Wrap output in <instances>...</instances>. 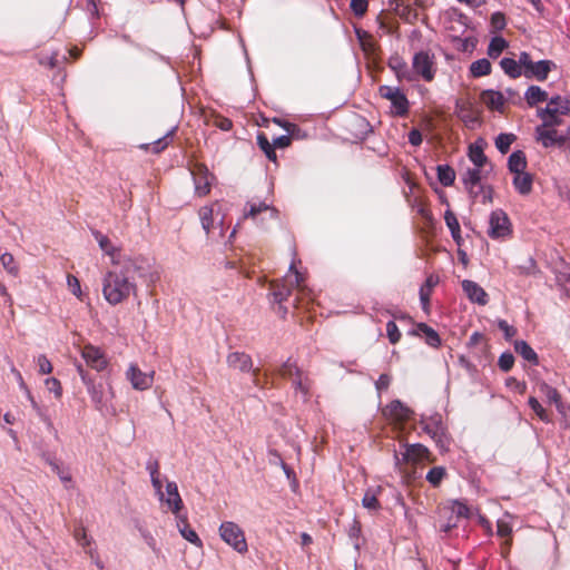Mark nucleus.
<instances>
[{"instance_id":"obj_1","label":"nucleus","mask_w":570,"mask_h":570,"mask_svg":"<svg viewBox=\"0 0 570 570\" xmlns=\"http://www.w3.org/2000/svg\"><path fill=\"white\" fill-rule=\"evenodd\" d=\"M136 266L130 259L114 266L102 279V295L110 305H118L137 293L135 282Z\"/></svg>"},{"instance_id":"obj_2","label":"nucleus","mask_w":570,"mask_h":570,"mask_svg":"<svg viewBox=\"0 0 570 570\" xmlns=\"http://www.w3.org/2000/svg\"><path fill=\"white\" fill-rule=\"evenodd\" d=\"M293 259L289 264L288 272L283 281L281 282H272L271 291L274 297V301L277 303H282L287 299L291 295L292 288L296 287L299 292H304V276L297 269V263H301L296 259V249L295 246L292 247Z\"/></svg>"},{"instance_id":"obj_3","label":"nucleus","mask_w":570,"mask_h":570,"mask_svg":"<svg viewBox=\"0 0 570 570\" xmlns=\"http://www.w3.org/2000/svg\"><path fill=\"white\" fill-rule=\"evenodd\" d=\"M535 139L544 148L558 147L570 149V124L567 129L549 128L548 125H539L535 128Z\"/></svg>"},{"instance_id":"obj_4","label":"nucleus","mask_w":570,"mask_h":570,"mask_svg":"<svg viewBox=\"0 0 570 570\" xmlns=\"http://www.w3.org/2000/svg\"><path fill=\"white\" fill-rule=\"evenodd\" d=\"M379 95L391 102V114L393 116H407L410 102L406 95L399 87L382 85L379 87Z\"/></svg>"},{"instance_id":"obj_5","label":"nucleus","mask_w":570,"mask_h":570,"mask_svg":"<svg viewBox=\"0 0 570 570\" xmlns=\"http://www.w3.org/2000/svg\"><path fill=\"white\" fill-rule=\"evenodd\" d=\"M513 227L508 214L495 209L489 217L488 236L492 239H505L512 235Z\"/></svg>"},{"instance_id":"obj_6","label":"nucleus","mask_w":570,"mask_h":570,"mask_svg":"<svg viewBox=\"0 0 570 570\" xmlns=\"http://www.w3.org/2000/svg\"><path fill=\"white\" fill-rule=\"evenodd\" d=\"M521 63L523 65L522 76L539 81L546 80L552 67H554L551 60L532 61L530 55L525 51L521 52Z\"/></svg>"},{"instance_id":"obj_7","label":"nucleus","mask_w":570,"mask_h":570,"mask_svg":"<svg viewBox=\"0 0 570 570\" xmlns=\"http://www.w3.org/2000/svg\"><path fill=\"white\" fill-rule=\"evenodd\" d=\"M413 71L426 82H431L436 73L435 57L429 51H419L412 59Z\"/></svg>"},{"instance_id":"obj_8","label":"nucleus","mask_w":570,"mask_h":570,"mask_svg":"<svg viewBox=\"0 0 570 570\" xmlns=\"http://www.w3.org/2000/svg\"><path fill=\"white\" fill-rule=\"evenodd\" d=\"M219 534L222 539L237 552L247 551V542L243 530L234 522H224L220 524Z\"/></svg>"},{"instance_id":"obj_9","label":"nucleus","mask_w":570,"mask_h":570,"mask_svg":"<svg viewBox=\"0 0 570 570\" xmlns=\"http://www.w3.org/2000/svg\"><path fill=\"white\" fill-rule=\"evenodd\" d=\"M281 376L289 380L304 395L309 391V381L304 373L292 362H286L279 370Z\"/></svg>"},{"instance_id":"obj_10","label":"nucleus","mask_w":570,"mask_h":570,"mask_svg":"<svg viewBox=\"0 0 570 570\" xmlns=\"http://www.w3.org/2000/svg\"><path fill=\"white\" fill-rule=\"evenodd\" d=\"M81 356L89 367L98 372L104 371L108 366V358L104 351L92 344H86L82 346Z\"/></svg>"},{"instance_id":"obj_11","label":"nucleus","mask_w":570,"mask_h":570,"mask_svg":"<svg viewBox=\"0 0 570 570\" xmlns=\"http://www.w3.org/2000/svg\"><path fill=\"white\" fill-rule=\"evenodd\" d=\"M403 461L410 464H420L423 462L432 463L435 461V458L425 445L415 443L405 446Z\"/></svg>"},{"instance_id":"obj_12","label":"nucleus","mask_w":570,"mask_h":570,"mask_svg":"<svg viewBox=\"0 0 570 570\" xmlns=\"http://www.w3.org/2000/svg\"><path fill=\"white\" fill-rule=\"evenodd\" d=\"M131 386L138 391L148 390L154 382V372L145 373L136 364H131L126 373Z\"/></svg>"},{"instance_id":"obj_13","label":"nucleus","mask_w":570,"mask_h":570,"mask_svg":"<svg viewBox=\"0 0 570 570\" xmlns=\"http://www.w3.org/2000/svg\"><path fill=\"white\" fill-rule=\"evenodd\" d=\"M383 414L392 422L404 423L410 420L412 411L400 401H392L383 409Z\"/></svg>"},{"instance_id":"obj_14","label":"nucleus","mask_w":570,"mask_h":570,"mask_svg":"<svg viewBox=\"0 0 570 570\" xmlns=\"http://www.w3.org/2000/svg\"><path fill=\"white\" fill-rule=\"evenodd\" d=\"M462 288L466 297L472 302L481 306H484L489 302V295L478 283L464 279L462 281Z\"/></svg>"},{"instance_id":"obj_15","label":"nucleus","mask_w":570,"mask_h":570,"mask_svg":"<svg viewBox=\"0 0 570 570\" xmlns=\"http://www.w3.org/2000/svg\"><path fill=\"white\" fill-rule=\"evenodd\" d=\"M195 190L199 196H206L210 191L213 177L203 166H197L193 171Z\"/></svg>"},{"instance_id":"obj_16","label":"nucleus","mask_w":570,"mask_h":570,"mask_svg":"<svg viewBox=\"0 0 570 570\" xmlns=\"http://www.w3.org/2000/svg\"><path fill=\"white\" fill-rule=\"evenodd\" d=\"M440 278L435 274H431L426 277L424 284L420 288V301L424 312L430 311V299L434 287L439 284Z\"/></svg>"},{"instance_id":"obj_17","label":"nucleus","mask_w":570,"mask_h":570,"mask_svg":"<svg viewBox=\"0 0 570 570\" xmlns=\"http://www.w3.org/2000/svg\"><path fill=\"white\" fill-rule=\"evenodd\" d=\"M553 104H547L546 108L538 110V116L541 119V125H548L549 128H558L563 124L561 114L557 109H552Z\"/></svg>"},{"instance_id":"obj_18","label":"nucleus","mask_w":570,"mask_h":570,"mask_svg":"<svg viewBox=\"0 0 570 570\" xmlns=\"http://www.w3.org/2000/svg\"><path fill=\"white\" fill-rule=\"evenodd\" d=\"M411 334L416 336L423 335L426 344L432 347H439L441 345V337L438 332L425 323L416 324Z\"/></svg>"},{"instance_id":"obj_19","label":"nucleus","mask_w":570,"mask_h":570,"mask_svg":"<svg viewBox=\"0 0 570 570\" xmlns=\"http://www.w3.org/2000/svg\"><path fill=\"white\" fill-rule=\"evenodd\" d=\"M96 239L98 240L100 248L111 258L114 266H118L124 263V261H121L120 249L115 247L107 236L96 233Z\"/></svg>"},{"instance_id":"obj_20","label":"nucleus","mask_w":570,"mask_h":570,"mask_svg":"<svg viewBox=\"0 0 570 570\" xmlns=\"http://www.w3.org/2000/svg\"><path fill=\"white\" fill-rule=\"evenodd\" d=\"M482 102L491 110L502 111L505 99L504 96L497 90H485L481 94Z\"/></svg>"},{"instance_id":"obj_21","label":"nucleus","mask_w":570,"mask_h":570,"mask_svg":"<svg viewBox=\"0 0 570 570\" xmlns=\"http://www.w3.org/2000/svg\"><path fill=\"white\" fill-rule=\"evenodd\" d=\"M166 503L174 513H178L183 507V501L178 492L177 484L175 482H168L166 484Z\"/></svg>"},{"instance_id":"obj_22","label":"nucleus","mask_w":570,"mask_h":570,"mask_svg":"<svg viewBox=\"0 0 570 570\" xmlns=\"http://www.w3.org/2000/svg\"><path fill=\"white\" fill-rule=\"evenodd\" d=\"M500 66L505 75L511 78H519L522 76L523 65L521 63V53L519 55V59L515 60L513 58H503L500 61Z\"/></svg>"},{"instance_id":"obj_23","label":"nucleus","mask_w":570,"mask_h":570,"mask_svg":"<svg viewBox=\"0 0 570 570\" xmlns=\"http://www.w3.org/2000/svg\"><path fill=\"white\" fill-rule=\"evenodd\" d=\"M539 391L543 396H546L548 402L556 405L558 411L563 410L562 396L557 389H554L553 386L549 385L546 382H541L539 384Z\"/></svg>"},{"instance_id":"obj_24","label":"nucleus","mask_w":570,"mask_h":570,"mask_svg":"<svg viewBox=\"0 0 570 570\" xmlns=\"http://www.w3.org/2000/svg\"><path fill=\"white\" fill-rule=\"evenodd\" d=\"M424 431L429 433L434 440L440 441L444 434V429L440 415L431 416L429 420L423 421Z\"/></svg>"},{"instance_id":"obj_25","label":"nucleus","mask_w":570,"mask_h":570,"mask_svg":"<svg viewBox=\"0 0 570 570\" xmlns=\"http://www.w3.org/2000/svg\"><path fill=\"white\" fill-rule=\"evenodd\" d=\"M480 169L479 167L469 168L463 176L464 187L473 197H475L474 188L479 186L481 181Z\"/></svg>"},{"instance_id":"obj_26","label":"nucleus","mask_w":570,"mask_h":570,"mask_svg":"<svg viewBox=\"0 0 570 570\" xmlns=\"http://www.w3.org/2000/svg\"><path fill=\"white\" fill-rule=\"evenodd\" d=\"M508 166L510 171L514 175L524 173L527 168V158L524 153L521 150L513 151L509 157Z\"/></svg>"},{"instance_id":"obj_27","label":"nucleus","mask_w":570,"mask_h":570,"mask_svg":"<svg viewBox=\"0 0 570 570\" xmlns=\"http://www.w3.org/2000/svg\"><path fill=\"white\" fill-rule=\"evenodd\" d=\"M444 220H445L446 226L451 230V235H452L454 242L458 245H461V243H462L461 227H460V223H459L455 214L452 210L448 209L444 214Z\"/></svg>"},{"instance_id":"obj_28","label":"nucleus","mask_w":570,"mask_h":570,"mask_svg":"<svg viewBox=\"0 0 570 570\" xmlns=\"http://www.w3.org/2000/svg\"><path fill=\"white\" fill-rule=\"evenodd\" d=\"M227 362L229 366L240 371H248L252 367L250 357L245 353L235 352L228 355Z\"/></svg>"},{"instance_id":"obj_29","label":"nucleus","mask_w":570,"mask_h":570,"mask_svg":"<svg viewBox=\"0 0 570 570\" xmlns=\"http://www.w3.org/2000/svg\"><path fill=\"white\" fill-rule=\"evenodd\" d=\"M513 185L520 194L527 195L532 189V176L525 171L515 174L513 178Z\"/></svg>"},{"instance_id":"obj_30","label":"nucleus","mask_w":570,"mask_h":570,"mask_svg":"<svg viewBox=\"0 0 570 570\" xmlns=\"http://www.w3.org/2000/svg\"><path fill=\"white\" fill-rule=\"evenodd\" d=\"M525 100L529 106H535L539 102H543L548 100L547 91L542 90L538 86H530L525 91Z\"/></svg>"},{"instance_id":"obj_31","label":"nucleus","mask_w":570,"mask_h":570,"mask_svg":"<svg viewBox=\"0 0 570 570\" xmlns=\"http://www.w3.org/2000/svg\"><path fill=\"white\" fill-rule=\"evenodd\" d=\"M491 62L485 58L473 61L470 66V72L474 78L488 76L491 73Z\"/></svg>"},{"instance_id":"obj_32","label":"nucleus","mask_w":570,"mask_h":570,"mask_svg":"<svg viewBox=\"0 0 570 570\" xmlns=\"http://www.w3.org/2000/svg\"><path fill=\"white\" fill-rule=\"evenodd\" d=\"M173 134H174V130H170L164 137L158 138L157 140H155L151 144L140 145V148L146 151H151L154 154H158L169 145Z\"/></svg>"},{"instance_id":"obj_33","label":"nucleus","mask_w":570,"mask_h":570,"mask_svg":"<svg viewBox=\"0 0 570 570\" xmlns=\"http://www.w3.org/2000/svg\"><path fill=\"white\" fill-rule=\"evenodd\" d=\"M215 207H218V205L215 204L213 206H204L199 210L200 222L206 233H209V230L214 227Z\"/></svg>"},{"instance_id":"obj_34","label":"nucleus","mask_w":570,"mask_h":570,"mask_svg":"<svg viewBox=\"0 0 570 570\" xmlns=\"http://www.w3.org/2000/svg\"><path fill=\"white\" fill-rule=\"evenodd\" d=\"M436 173L439 181L445 187L451 186L455 180V171L448 165H439Z\"/></svg>"},{"instance_id":"obj_35","label":"nucleus","mask_w":570,"mask_h":570,"mask_svg":"<svg viewBox=\"0 0 570 570\" xmlns=\"http://www.w3.org/2000/svg\"><path fill=\"white\" fill-rule=\"evenodd\" d=\"M514 350L519 353L524 360L531 363H538V355L533 351V348L524 341H517L514 343Z\"/></svg>"},{"instance_id":"obj_36","label":"nucleus","mask_w":570,"mask_h":570,"mask_svg":"<svg viewBox=\"0 0 570 570\" xmlns=\"http://www.w3.org/2000/svg\"><path fill=\"white\" fill-rule=\"evenodd\" d=\"M381 492V488H376L374 490L370 489L365 492L363 499H362V504L364 508L368 509V510H377L380 509V502L377 500V495L379 493Z\"/></svg>"},{"instance_id":"obj_37","label":"nucleus","mask_w":570,"mask_h":570,"mask_svg":"<svg viewBox=\"0 0 570 570\" xmlns=\"http://www.w3.org/2000/svg\"><path fill=\"white\" fill-rule=\"evenodd\" d=\"M505 48H508V41L502 37H494L488 47V55L491 58H498Z\"/></svg>"},{"instance_id":"obj_38","label":"nucleus","mask_w":570,"mask_h":570,"mask_svg":"<svg viewBox=\"0 0 570 570\" xmlns=\"http://www.w3.org/2000/svg\"><path fill=\"white\" fill-rule=\"evenodd\" d=\"M257 144L269 160L276 161L277 156L275 153L274 144H271L268 138L264 134L257 135Z\"/></svg>"},{"instance_id":"obj_39","label":"nucleus","mask_w":570,"mask_h":570,"mask_svg":"<svg viewBox=\"0 0 570 570\" xmlns=\"http://www.w3.org/2000/svg\"><path fill=\"white\" fill-rule=\"evenodd\" d=\"M356 36H357V39H358V41L361 43L362 49L365 52H374V50H375V41H374L373 37L367 31L357 29L356 30Z\"/></svg>"},{"instance_id":"obj_40","label":"nucleus","mask_w":570,"mask_h":570,"mask_svg":"<svg viewBox=\"0 0 570 570\" xmlns=\"http://www.w3.org/2000/svg\"><path fill=\"white\" fill-rule=\"evenodd\" d=\"M446 475V470L443 466H434L432 468L428 474L426 480L428 482L433 485L434 488L439 487L442 482V480Z\"/></svg>"},{"instance_id":"obj_41","label":"nucleus","mask_w":570,"mask_h":570,"mask_svg":"<svg viewBox=\"0 0 570 570\" xmlns=\"http://www.w3.org/2000/svg\"><path fill=\"white\" fill-rule=\"evenodd\" d=\"M548 104H553L552 109H557V112L561 115L570 114V99L561 96L552 97Z\"/></svg>"},{"instance_id":"obj_42","label":"nucleus","mask_w":570,"mask_h":570,"mask_svg":"<svg viewBox=\"0 0 570 570\" xmlns=\"http://www.w3.org/2000/svg\"><path fill=\"white\" fill-rule=\"evenodd\" d=\"M0 262H1L2 266L7 269V272L9 274H11L12 276H18V274H19V266L16 263V259H14L12 254L3 253L0 256Z\"/></svg>"},{"instance_id":"obj_43","label":"nucleus","mask_w":570,"mask_h":570,"mask_svg":"<svg viewBox=\"0 0 570 570\" xmlns=\"http://www.w3.org/2000/svg\"><path fill=\"white\" fill-rule=\"evenodd\" d=\"M515 136L513 134H500L495 139V147L502 154L508 153L511 145L514 142Z\"/></svg>"},{"instance_id":"obj_44","label":"nucleus","mask_w":570,"mask_h":570,"mask_svg":"<svg viewBox=\"0 0 570 570\" xmlns=\"http://www.w3.org/2000/svg\"><path fill=\"white\" fill-rule=\"evenodd\" d=\"M528 404L541 421L546 423H549L551 421L547 410L540 404V402L534 396L529 397Z\"/></svg>"},{"instance_id":"obj_45","label":"nucleus","mask_w":570,"mask_h":570,"mask_svg":"<svg viewBox=\"0 0 570 570\" xmlns=\"http://www.w3.org/2000/svg\"><path fill=\"white\" fill-rule=\"evenodd\" d=\"M470 160L475 167L482 168L487 163V157L483 149L479 146H471L469 153Z\"/></svg>"},{"instance_id":"obj_46","label":"nucleus","mask_w":570,"mask_h":570,"mask_svg":"<svg viewBox=\"0 0 570 570\" xmlns=\"http://www.w3.org/2000/svg\"><path fill=\"white\" fill-rule=\"evenodd\" d=\"M183 522H184V527L179 528L181 535L190 543H194V544L200 547L202 540L199 539L197 533L193 529L189 528V525L186 523L185 520Z\"/></svg>"},{"instance_id":"obj_47","label":"nucleus","mask_w":570,"mask_h":570,"mask_svg":"<svg viewBox=\"0 0 570 570\" xmlns=\"http://www.w3.org/2000/svg\"><path fill=\"white\" fill-rule=\"evenodd\" d=\"M386 335L391 344H397L402 337L401 332L395 322L390 321L386 324Z\"/></svg>"},{"instance_id":"obj_48","label":"nucleus","mask_w":570,"mask_h":570,"mask_svg":"<svg viewBox=\"0 0 570 570\" xmlns=\"http://www.w3.org/2000/svg\"><path fill=\"white\" fill-rule=\"evenodd\" d=\"M497 534L501 538H507V542L510 543L512 534V528L510 523L503 519H500L497 522Z\"/></svg>"},{"instance_id":"obj_49","label":"nucleus","mask_w":570,"mask_h":570,"mask_svg":"<svg viewBox=\"0 0 570 570\" xmlns=\"http://www.w3.org/2000/svg\"><path fill=\"white\" fill-rule=\"evenodd\" d=\"M269 207L265 203H252L248 204V209L245 210L244 217L255 218L259 213L268 210Z\"/></svg>"},{"instance_id":"obj_50","label":"nucleus","mask_w":570,"mask_h":570,"mask_svg":"<svg viewBox=\"0 0 570 570\" xmlns=\"http://www.w3.org/2000/svg\"><path fill=\"white\" fill-rule=\"evenodd\" d=\"M390 67L396 71V77L399 80H411V78L407 76V72L405 70L406 65L402 60H393L390 62Z\"/></svg>"},{"instance_id":"obj_51","label":"nucleus","mask_w":570,"mask_h":570,"mask_svg":"<svg viewBox=\"0 0 570 570\" xmlns=\"http://www.w3.org/2000/svg\"><path fill=\"white\" fill-rule=\"evenodd\" d=\"M73 535H75L76 541L83 548H87L91 544V539L88 537L87 531L83 527L77 528L75 530Z\"/></svg>"},{"instance_id":"obj_52","label":"nucleus","mask_w":570,"mask_h":570,"mask_svg":"<svg viewBox=\"0 0 570 570\" xmlns=\"http://www.w3.org/2000/svg\"><path fill=\"white\" fill-rule=\"evenodd\" d=\"M498 364L502 371L508 372L512 368L514 364V357L511 353H503L499 357Z\"/></svg>"},{"instance_id":"obj_53","label":"nucleus","mask_w":570,"mask_h":570,"mask_svg":"<svg viewBox=\"0 0 570 570\" xmlns=\"http://www.w3.org/2000/svg\"><path fill=\"white\" fill-rule=\"evenodd\" d=\"M46 387L49 392H52L56 397H60L62 394V387L60 382L55 377H49L45 381Z\"/></svg>"},{"instance_id":"obj_54","label":"nucleus","mask_w":570,"mask_h":570,"mask_svg":"<svg viewBox=\"0 0 570 570\" xmlns=\"http://www.w3.org/2000/svg\"><path fill=\"white\" fill-rule=\"evenodd\" d=\"M367 0H352L351 9L357 17H362L367 11Z\"/></svg>"},{"instance_id":"obj_55","label":"nucleus","mask_w":570,"mask_h":570,"mask_svg":"<svg viewBox=\"0 0 570 570\" xmlns=\"http://www.w3.org/2000/svg\"><path fill=\"white\" fill-rule=\"evenodd\" d=\"M150 476H151L153 487L160 494V499L163 500L165 494L161 492L163 485H161V481L159 480V475H158V463L157 462H155V471L150 472Z\"/></svg>"},{"instance_id":"obj_56","label":"nucleus","mask_w":570,"mask_h":570,"mask_svg":"<svg viewBox=\"0 0 570 570\" xmlns=\"http://www.w3.org/2000/svg\"><path fill=\"white\" fill-rule=\"evenodd\" d=\"M37 363L41 374H50L52 372V365L46 355H40Z\"/></svg>"},{"instance_id":"obj_57","label":"nucleus","mask_w":570,"mask_h":570,"mask_svg":"<svg viewBox=\"0 0 570 570\" xmlns=\"http://www.w3.org/2000/svg\"><path fill=\"white\" fill-rule=\"evenodd\" d=\"M67 283H68V286H69L70 291L72 292V294L77 297H80L81 288H80L79 279L73 275H68Z\"/></svg>"},{"instance_id":"obj_58","label":"nucleus","mask_w":570,"mask_h":570,"mask_svg":"<svg viewBox=\"0 0 570 570\" xmlns=\"http://www.w3.org/2000/svg\"><path fill=\"white\" fill-rule=\"evenodd\" d=\"M491 24L497 30H502L505 27V17L501 12H494L491 16Z\"/></svg>"},{"instance_id":"obj_59","label":"nucleus","mask_w":570,"mask_h":570,"mask_svg":"<svg viewBox=\"0 0 570 570\" xmlns=\"http://www.w3.org/2000/svg\"><path fill=\"white\" fill-rule=\"evenodd\" d=\"M422 134L419 129H412L409 132V142L413 146H420L422 144Z\"/></svg>"},{"instance_id":"obj_60","label":"nucleus","mask_w":570,"mask_h":570,"mask_svg":"<svg viewBox=\"0 0 570 570\" xmlns=\"http://www.w3.org/2000/svg\"><path fill=\"white\" fill-rule=\"evenodd\" d=\"M498 325L499 328L504 333L507 338L513 337L517 333V330L513 326L509 325L505 321H500Z\"/></svg>"},{"instance_id":"obj_61","label":"nucleus","mask_w":570,"mask_h":570,"mask_svg":"<svg viewBox=\"0 0 570 570\" xmlns=\"http://www.w3.org/2000/svg\"><path fill=\"white\" fill-rule=\"evenodd\" d=\"M391 383V377L387 374H381L375 385L377 391L387 390Z\"/></svg>"},{"instance_id":"obj_62","label":"nucleus","mask_w":570,"mask_h":570,"mask_svg":"<svg viewBox=\"0 0 570 570\" xmlns=\"http://www.w3.org/2000/svg\"><path fill=\"white\" fill-rule=\"evenodd\" d=\"M291 142L292 138L287 135L279 136L273 141L275 148H286L291 145Z\"/></svg>"},{"instance_id":"obj_63","label":"nucleus","mask_w":570,"mask_h":570,"mask_svg":"<svg viewBox=\"0 0 570 570\" xmlns=\"http://www.w3.org/2000/svg\"><path fill=\"white\" fill-rule=\"evenodd\" d=\"M217 126L223 130H229L232 129L233 124L228 118H223L218 121Z\"/></svg>"},{"instance_id":"obj_64","label":"nucleus","mask_w":570,"mask_h":570,"mask_svg":"<svg viewBox=\"0 0 570 570\" xmlns=\"http://www.w3.org/2000/svg\"><path fill=\"white\" fill-rule=\"evenodd\" d=\"M459 3H463L469 7H479L481 4L480 0H456Z\"/></svg>"}]
</instances>
